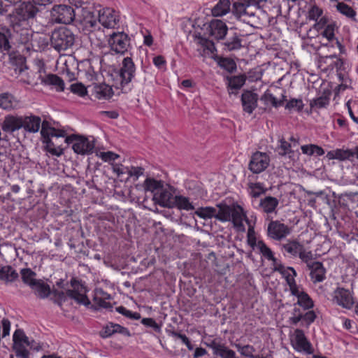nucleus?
<instances>
[{
    "label": "nucleus",
    "mask_w": 358,
    "mask_h": 358,
    "mask_svg": "<svg viewBox=\"0 0 358 358\" xmlns=\"http://www.w3.org/2000/svg\"><path fill=\"white\" fill-rule=\"evenodd\" d=\"M36 6L33 1H24L16 8V15L21 20L34 18L38 12V9Z\"/></svg>",
    "instance_id": "obj_14"
},
{
    "label": "nucleus",
    "mask_w": 358,
    "mask_h": 358,
    "mask_svg": "<svg viewBox=\"0 0 358 358\" xmlns=\"http://www.w3.org/2000/svg\"><path fill=\"white\" fill-rule=\"evenodd\" d=\"M130 39L127 34L123 31L113 32L110 35L108 44L112 50L117 53L124 54L129 46Z\"/></svg>",
    "instance_id": "obj_9"
},
{
    "label": "nucleus",
    "mask_w": 358,
    "mask_h": 358,
    "mask_svg": "<svg viewBox=\"0 0 358 358\" xmlns=\"http://www.w3.org/2000/svg\"><path fill=\"white\" fill-rule=\"evenodd\" d=\"M337 76L339 82H341V84L338 86V91H344L350 84V80L348 75L345 73H342L341 71L337 72Z\"/></svg>",
    "instance_id": "obj_54"
},
{
    "label": "nucleus",
    "mask_w": 358,
    "mask_h": 358,
    "mask_svg": "<svg viewBox=\"0 0 358 358\" xmlns=\"http://www.w3.org/2000/svg\"><path fill=\"white\" fill-rule=\"evenodd\" d=\"M136 66L131 57H124L122 62V67L116 72L120 85L124 87L129 84L134 78Z\"/></svg>",
    "instance_id": "obj_8"
},
{
    "label": "nucleus",
    "mask_w": 358,
    "mask_h": 358,
    "mask_svg": "<svg viewBox=\"0 0 358 358\" xmlns=\"http://www.w3.org/2000/svg\"><path fill=\"white\" fill-rule=\"evenodd\" d=\"M14 37L16 41H17L20 43L26 44L27 43L32 35L30 31L27 29H21L20 30H15Z\"/></svg>",
    "instance_id": "obj_44"
},
{
    "label": "nucleus",
    "mask_w": 358,
    "mask_h": 358,
    "mask_svg": "<svg viewBox=\"0 0 358 358\" xmlns=\"http://www.w3.org/2000/svg\"><path fill=\"white\" fill-rule=\"evenodd\" d=\"M245 0L241 2L234 1L233 3V13L237 18H241L246 14V6L245 5Z\"/></svg>",
    "instance_id": "obj_48"
},
{
    "label": "nucleus",
    "mask_w": 358,
    "mask_h": 358,
    "mask_svg": "<svg viewBox=\"0 0 358 358\" xmlns=\"http://www.w3.org/2000/svg\"><path fill=\"white\" fill-rule=\"evenodd\" d=\"M64 142L66 144H72L74 152L79 155H90L94 148V141H90L83 136L71 135L65 138Z\"/></svg>",
    "instance_id": "obj_4"
},
{
    "label": "nucleus",
    "mask_w": 358,
    "mask_h": 358,
    "mask_svg": "<svg viewBox=\"0 0 358 358\" xmlns=\"http://www.w3.org/2000/svg\"><path fill=\"white\" fill-rule=\"evenodd\" d=\"M257 94L250 90H248V113H252L253 110L257 107Z\"/></svg>",
    "instance_id": "obj_49"
},
{
    "label": "nucleus",
    "mask_w": 358,
    "mask_h": 358,
    "mask_svg": "<svg viewBox=\"0 0 358 358\" xmlns=\"http://www.w3.org/2000/svg\"><path fill=\"white\" fill-rule=\"evenodd\" d=\"M258 252L261 254L264 258H266L268 261L272 262V264L274 267H276L278 264H279L280 262L278 260L277 258H275L273 255V252L269 248L265 243H259V250Z\"/></svg>",
    "instance_id": "obj_37"
},
{
    "label": "nucleus",
    "mask_w": 358,
    "mask_h": 358,
    "mask_svg": "<svg viewBox=\"0 0 358 358\" xmlns=\"http://www.w3.org/2000/svg\"><path fill=\"white\" fill-rule=\"evenodd\" d=\"M94 295L98 296L99 300H100V298L110 301L113 300L112 296L102 288H96L94 291Z\"/></svg>",
    "instance_id": "obj_64"
},
{
    "label": "nucleus",
    "mask_w": 358,
    "mask_h": 358,
    "mask_svg": "<svg viewBox=\"0 0 358 358\" xmlns=\"http://www.w3.org/2000/svg\"><path fill=\"white\" fill-rule=\"evenodd\" d=\"M93 92L95 97L99 99H109L113 94L112 87L105 83L95 85L93 87Z\"/></svg>",
    "instance_id": "obj_27"
},
{
    "label": "nucleus",
    "mask_w": 358,
    "mask_h": 358,
    "mask_svg": "<svg viewBox=\"0 0 358 358\" xmlns=\"http://www.w3.org/2000/svg\"><path fill=\"white\" fill-rule=\"evenodd\" d=\"M323 10L316 4L311 5L308 10L307 17L310 20L317 21L319 17H322Z\"/></svg>",
    "instance_id": "obj_46"
},
{
    "label": "nucleus",
    "mask_w": 358,
    "mask_h": 358,
    "mask_svg": "<svg viewBox=\"0 0 358 358\" xmlns=\"http://www.w3.org/2000/svg\"><path fill=\"white\" fill-rule=\"evenodd\" d=\"M10 48L8 36L5 33L0 31V50L4 54L8 53Z\"/></svg>",
    "instance_id": "obj_56"
},
{
    "label": "nucleus",
    "mask_w": 358,
    "mask_h": 358,
    "mask_svg": "<svg viewBox=\"0 0 358 358\" xmlns=\"http://www.w3.org/2000/svg\"><path fill=\"white\" fill-rule=\"evenodd\" d=\"M75 35L66 27H60L52 32L50 43L52 47L58 52L65 51L71 48L75 43Z\"/></svg>",
    "instance_id": "obj_3"
},
{
    "label": "nucleus",
    "mask_w": 358,
    "mask_h": 358,
    "mask_svg": "<svg viewBox=\"0 0 358 358\" xmlns=\"http://www.w3.org/2000/svg\"><path fill=\"white\" fill-rule=\"evenodd\" d=\"M279 155L285 156L287 154L292 152L291 145L289 143L286 141L284 138H281L280 141Z\"/></svg>",
    "instance_id": "obj_59"
},
{
    "label": "nucleus",
    "mask_w": 358,
    "mask_h": 358,
    "mask_svg": "<svg viewBox=\"0 0 358 358\" xmlns=\"http://www.w3.org/2000/svg\"><path fill=\"white\" fill-rule=\"evenodd\" d=\"M211 347L213 350V353L217 356H220L222 358H235V352L220 343L213 342Z\"/></svg>",
    "instance_id": "obj_32"
},
{
    "label": "nucleus",
    "mask_w": 358,
    "mask_h": 358,
    "mask_svg": "<svg viewBox=\"0 0 358 358\" xmlns=\"http://www.w3.org/2000/svg\"><path fill=\"white\" fill-rule=\"evenodd\" d=\"M336 8L338 11L348 17L354 18L356 15V12L353 8L343 2H338Z\"/></svg>",
    "instance_id": "obj_45"
},
{
    "label": "nucleus",
    "mask_w": 358,
    "mask_h": 358,
    "mask_svg": "<svg viewBox=\"0 0 358 358\" xmlns=\"http://www.w3.org/2000/svg\"><path fill=\"white\" fill-rule=\"evenodd\" d=\"M41 134L42 137H50V133L52 132L50 129H54V127H50V123L46 120L41 121Z\"/></svg>",
    "instance_id": "obj_63"
},
{
    "label": "nucleus",
    "mask_w": 358,
    "mask_h": 358,
    "mask_svg": "<svg viewBox=\"0 0 358 358\" xmlns=\"http://www.w3.org/2000/svg\"><path fill=\"white\" fill-rule=\"evenodd\" d=\"M98 20L106 28H115L119 22V17L116 12L110 8L99 10Z\"/></svg>",
    "instance_id": "obj_12"
},
{
    "label": "nucleus",
    "mask_w": 358,
    "mask_h": 358,
    "mask_svg": "<svg viewBox=\"0 0 358 358\" xmlns=\"http://www.w3.org/2000/svg\"><path fill=\"white\" fill-rule=\"evenodd\" d=\"M278 204L279 201L277 198L267 196L259 201V206L262 208L264 213L268 214L275 212Z\"/></svg>",
    "instance_id": "obj_28"
},
{
    "label": "nucleus",
    "mask_w": 358,
    "mask_h": 358,
    "mask_svg": "<svg viewBox=\"0 0 358 358\" xmlns=\"http://www.w3.org/2000/svg\"><path fill=\"white\" fill-rule=\"evenodd\" d=\"M231 2L229 0H219L218 3L213 8V16H222L230 10Z\"/></svg>",
    "instance_id": "obj_36"
},
{
    "label": "nucleus",
    "mask_w": 358,
    "mask_h": 358,
    "mask_svg": "<svg viewBox=\"0 0 358 358\" xmlns=\"http://www.w3.org/2000/svg\"><path fill=\"white\" fill-rule=\"evenodd\" d=\"M173 199L172 193L164 185L153 195L155 203L166 208H173Z\"/></svg>",
    "instance_id": "obj_16"
},
{
    "label": "nucleus",
    "mask_w": 358,
    "mask_h": 358,
    "mask_svg": "<svg viewBox=\"0 0 358 358\" xmlns=\"http://www.w3.org/2000/svg\"><path fill=\"white\" fill-rule=\"evenodd\" d=\"M249 188L250 189L249 194L254 199L259 198L266 192L264 185L260 182H251L249 184Z\"/></svg>",
    "instance_id": "obj_43"
},
{
    "label": "nucleus",
    "mask_w": 358,
    "mask_h": 358,
    "mask_svg": "<svg viewBox=\"0 0 358 358\" xmlns=\"http://www.w3.org/2000/svg\"><path fill=\"white\" fill-rule=\"evenodd\" d=\"M38 72V78L41 79V83L46 85L54 86L57 91L62 92L64 90V80L55 74H48L44 77H42Z\"/></svg>",
    "instance_id": "obj_23"
},
{
    "label": "nucleus",
    "mask_w": 358,
    "mask_h": 358,
    "mask_svg": "<svg viewBox=\"0 0 358 358\" xmlns=\"http://www.w3.org/2000/svg\"><path fill=\"white\" fill-rule=\"evenodd\" d=\"M18 277V273L11 266H3L0 268V280L6 284L15 281Z\"/></svg>",
    "instance_id": "obj_29"
},
{
    "label": "nucleus",
    "mask_w": 358,
    "mask_h": 358,
    "mask_svg": "<svg viewBox=\"0 0 358 358\" xmlns=\"http://www.w3.org/2000/svg\"><path fill=\"white\" fill-rule=\"evenodd\" d=\"M7 54L9 56L10 62L13 65L16 66L15 70L18 69L19 72L22 73L27 69V66L25 64L26 58L24 57L18 52H10V51Z\"/></svg>",
    "instance_id": "obj_30"
},
{
    "label": "nucleus",
    "mask_w": 358,
    "mask_h": 358,
    "mask_svg": "<svg viewBox=\"0 0 358 358\" xmlns=\"http://www.w3.org/2000/svg\"><path fill=\"white\" fill-rule=\"evenodd\" d=\"M298 303L304 310H308L313 307V301L308 294L302 293L299 296Z\"/></svg>",
    "instance_id": "obj_47"
},
{
    "label": "nucleus",
    "mask_w": 358,
    "mask_h": 358,
    "mask_svg": "<svg viewBox=\"0 0 358 358\" xmlns=\"http://www.w3.org/2000/svg\"><path fill=\"white\" fill-rule=\"evenodd\" d=\"M164 183L161 180H157L154 178H148L143 182V187L145 191L151 192L153 195L159 190L163 186Z\"/></svg>",
    "instance_id": "obj_39"
},
{
    "label": "nucleus",
    "mask_w": 358,
    "mask_h": 358,
    "mask_svg": "<svg viewBox=\"0 0 358 358\" xmlns=\"http://www.w3.org/2000/svg\"><path fill=\"white\" fill-rule=\"evenodd\" d=\"M303 247V245L296 240H288L286 243L282 245V249L294 257H299Z\"/></svg>",
    "instance_id": "obj_25"
},
{
    "label": "nucleus",
    "mask_w": 358,
    "mask_h": 358,
    "mask_svg": "<svg viewBox=\"0 0 358 358\" xmlns=\"http://www.w3.org/2000/svg\"><path fill=\"white\" fill-rule=\"evenodd\" d=\"M329 103V99L326 96H320L313 99L310 105L311 108L316 107L317 108H322L326 107Z\"/></svg>",
    "instance_id": "obj_58"
},
{
    "label": "nucleus",
    "mask_w": 358,
    "mask_h": 358,
    "mask_svg": "<svg viewBox=\"0 0 358 358\" xmlns=\"http://www.w3.org/2000/svg\"><path fill=\"white\" fill-rule=\"evenodd\" d=\"M71 91L76 94L83 96L87 93L85 87L81 83H74L71 85Z\"/></svg>",
    "instance_id": "obj_61"
},
{
    "label": "nucleus",
    "mask_w": 358,
    "mask_h": 358,
    "mask_svg": "<svg viewBox=\"0 0 358 358\" xmlns=\"http://www.w3.org/2000/svg\"><path fill=\"white\" fill-rule=\"evenodd\" d=\"M144 172V169L141 166H131L130 168L127 167V173L129 177L135 176L138 178L142 176Z\"/></svg>",
    "instance_id": "obj_62"
},
{
    "label": "nucleus",
    "mask_w": 358,
    "mask_h": 358,
    "mask_svg": "<svg viewBox=\"0 0 358 358\" xmlns=\"http://www.w3.org/2000/svg\"><path fill=\"white\" fill-rule=\"evenodd\" d=\"M217 206L219 208L217 212L213 207H205L199 208L194 213L203 219L215 217L222 222L231 221L237 231H245L243 221L245 215L243 208L238 205L228 206L225 203H220Z\"/></svg>",
    "instance_id": "obj_1"
},
{
    "label": "nucleus",
    "mask_w": 358,
    "mask_h": 358,
    "mask_svg": "<svg viewBox=\"0 0 358 358\" xmlns=\"http://www.w3.org/2000/svg\"><path fill=\"white\" fill-rule=\"evenodd\" d=\"M20 275L22 282L29 287L38 280L36 279V273L29 268L21 269Z\"/></svg>",
    "instance_id": "obj_41"
},
{
    "label": "nucleus",
    "mask_w": 358,
    "mask_h": 358,
    "mask_svg": "<svg viewBox=\"0 0 358 358\" xmlns=\"http://www.w3.org/2000/svg\"><path fill=\"white\" fill-rule=\"evenodd\" d=\"M209 36L215 39H222L227 32V27L224 22L220 20H211L206 28Z\"/></svg>",
    "instance_id": "obj_15"
},
{
    "label": "nucleus",
    "mask_w": 358,
    "mask_h": 358,
    "mask_svg": "<svg viewBox=\"0 0 358 358\" xmlns=\"http://www.w3.org/2000/svg\"><path fill=\"white\" fill-rule=\"evenodd\" d=\"M20 107V101L11 93L0 94V108L6 111L16 110Z\"/></svg>",
    "instance_id": "obj_17"
},
{
    "label": "nucleus",
    "mask_w": 358,
    "mask_h": 358,
    "mask_svg": "<svg viewBox=\"0 0 358 358\" xmlns=\"http://www.w3.org/2000/svg\"><path fill=\"white\" fill-rule=\"evenodd\" d=\"M329 159H338L340 161L351 160L354 157L352 150L336 149L329 151L326 155Z\"/></svg>",
    "instance_id": "obj_24"
},
{
    "label": "nucleus",
    "mask_w": 358,
    "mask_h": 358,
    "mask_svg": "<svg viewBox=\"0 0 358 358\" xmlns=\"http://www.w3.org/2000/svg\"><path fill=\"white\" fill-rule=\"evenodd\" d=\"M245 82V76L244 75L232 76L229 78V87L231 92L230 93L236 94V91L239 90Z\"/></svg>",
    "instance_id": "obj_40"
},
{
    "label": "nucleus",
    "mask_w": 358,
    "mask_h": 358,
    "mask_svg": "<svg viewBox=\"0 0 358 358\" xmlns=\"http://www.w3.org/2000/svg\"><path fill=\"white\" fill-rule=\"evenodd\" d=\"M22 116L8 115L5 117L1 129L3 131L13 133L23 128Z\"/></svg>",
    "instance_id": "obj_19"
},
{
    "label": "nucleus",
    "mask_w": 358,
    "mask_h": 358,
    "mask_svg": "<svg viewBox=\"0 0 358 358\" xmlns=\"http://www.w3.org/2000/svg\"><path fill=\"white\" fill-rule=\"evenodd\" d=\"M278 90L281 91L280 93V99H278L274 94L268 92H266L262 99L266 102H270L275 108L283 105L284 102L286 101L285 91L280 88H278Z\"/></svg>",
    "instance_id": "obj_33"
},
{
    "label": "nucleus",
    "mask_w": 358,
    "mask_h": 358,
    "mask_svg": "<svg viewBox=\"0 0 358 358\" xmlns=\"http://www.w3.org/2000/svg\"><path fill=\"white\" fill-rule=\"evenodd\" d=\"M34 294L40 299H45L50 294L53 296V290H51L50 286L43 280L38 279L32 286L30 287Z\"/></svg>",
    "instance_id": "obj_20"
},
{
    "label": "nucleus",
    "mask_w": 358,
    "mask_h": 358,
    "mask_svg": "<svg viewBox=\"0 0 358 358\" xmlns=\"http://www.w3.org/2000/svg\"><path fill=\"white\" fill-rule=\"evenodd\" d=\"M101 309H105L107 311H113V303L110 301L105 300L103 299H98V296H94L92 299V307L90 310L92 311H99Z\"/></svg>",
    "instance_id": "obj_31"
},
{
    "label": "nucleus",
    "mask_w": 358,
    "mask_h": 358,
    "mask_svg": "<svg viewBox=\"0 0 358 358\" xmlns=\"http://www.w3.org/2000/svg\"><path fill=\"white\" fill-rule=\"evenodd\" d=\"M248 16H249L251 19L248 20V26L253 29H261L262 22L259 17H255V14L252 12H249L248 10Z\"/></svg>",
    "instance_id": "obj_60"
},
{
    "label": "nucleus",
    "mask_w": 358,
    "mask_h": 358,
    "mask_svg": "<svg viewBox=\"0 0 358 358\" xmlns=\"http://www.w3.org/2000/svg\"><path fill=\"white\" fill-rule=\"evenodd\" d=\"M86 290H66L65 292L63 291L54 290L53 299L60 306H64L68 304H72L74 301L79 306H84L87 309L92 307V302L88 299L85 294Z\"/></svg>",
    "instance_id": "obj_2"
},
{
    "label": "nucleus",
    "mask_w": 358,
    "mask_h": 358,
    "mask_svg": "<svg viewBox=\"0 0 358 358\" xmlns=\"http://www.w3.org/2000/svg\"><path fill=\"white\" fill-rule=\"evenodd\" d=\"M310 278L314 283L322 282L326 278V268L320 262H315L308 268Z\"/></svg>",
    "instance_id": "obj_22"
},
{
    "label": "nucleus",
    "mask_w": 358,
    "mask_h": 358,
    "mask_svg": "<svg viewBox=\"0 0 358 358\" xmlns=\"http://www.w3.org/2000/svg\"><path fill=\"white\" fill-rule=\"evenodd\" d=\"M269 162L270 157L266 153L256 152L251 156L248 168L253 173H260L268 166Z\"/></svg>",
    "instance_id": "obj_10"
},
{
    "label": "nucleus",
    "mask_w": 358,
    "mask_h": 358,
    "mask_svg": "<svg viewBox=\"0 0 358 358\" xmlns=\"http://www.w3.org/2000/svg\"><path fill=\"white\" fill-rule=\"evenodd\" d=\"M115 334H120L126 336H130L131 335L127 328L113 322L106 324L99 332L100 336L103 338L110 337Z\"/></svg>",
    "instance_id": "obj_18"
},
{
    "label": "nucleus",
    "mask_w": 358,
    "mask_h": 358,
    "mask_svg": "<svg viewBox=\"0 0 358 358\" xmlns=\"http://www.w3.org/2000/svg\"><path fill=\"white\" fill-rule=\"evenodd\" d=\"M299 257L303 262H304L306 264L308 268L311 266V264H314L315 262L313 261V254L312 253V252L306 250L304 247L303 248V250L300 252Z\"/></svg>",
    "instance_id": "obj_53"
},
{
    "label": "nucleus",
    "mask_w": 358,
    "mask_h": 358,
    "mask_svg": "<svg viewBox=\"0 0 358 358\" xmlns=\"http://www.w3.org/2000/svg\"><path fill=\"white\" fill-rule=\"evenodd\" d=\"M23 129L29 133H36L41 127V117L30 113L22 116Z\"/></svg>",
    "instance_id": "obj_21"
},
{
    "label": "nucleus",
    "mask_w": 358,
    "mask_h": 358,
    "mask_svg": "<svg viewBox=\"0 0 358 358\" xmlns=\"http://www.w3.org/2000/svg\"><path fill=\"white\" fill-rule=\"evenodd\" d=\"M335 24H327L324 29L322 31L320 35L327 39L328 41H331L334 39L335 37Z\"/></svg>",
    "instance_id": "obj_51"
},
{
    "label": "nucleus",
    "mask_w": 358,
    "mask_h": 358,
    "mask_svg": "<svg viewBox=\"0 0 358 358\" xmlns=\"http://www.w3.org/2000/svg\"><path fill=\"white\" fill-rule=\"evenodd\" d=\"M51 15L55 22L68 24L74 20L76 14L72 7L60 4L54 6Z\"/></svg>",
    "instance_id": "obj_7"
},
{
    "label": "nucleus",
    "mask_w": 358,
    "mask_h": 358,
    "mask_svg": "<svg viewBox=\"0 0 358 358\" xmlns=\"http://www.w3.org/2000/svg\"><path fill=\"white\" fill-rule=\"evenodd\" d=\"M332 62L329 64V66L331 69H336L337 72H340L342 69H344V62L342 59L338 58L336 54L326 55V56H320L319 57V66L322 67L323 64H327L329 59H334Z\"/></svg>",
    "instance_id": "obj_26"
},
{
    "label": "nucleus",
    "mask_w": 358,
    "mask_h": 358,
    "mask_svg": "<svg viewBox=\"0 0 358 358\" xmlns=\"http://www.w3.org/2000/svg\"><path fill=\"white\" fill-rule=\"evenodd\" d=\"M44 138L43 143H45L47 150L55 156H60L64 152V149L62 147V145H57L53 138L50 137H43Z\"/></svg>",
    "instance_id": "obj_34"
},
{
    "label": "nucleus",
    "mask_w": 358,
    "mask_h": 358,
    "mask_svg": "<svg viewBox=\"0 0 358 358\" xmlns=\"http://www.w3.org/2000/svg\"><path fill=\"white\" fill-rule=\"evenodd\" d=\"M294 348L298 352H303L306 354H312V346L306 338L304 332L301 329H296L294 338L292 341Z\"/></svg>",
    "instance_id": "obj_13"
},
{
    "label": "nucleus",
    "mask_w": 358,
    "mask_h": 358,
    "mask_svg": "<svg viewBox=\"0 0 358 358\" xmlns=\"http://www.w3.org/2000/svg\"><path fill=\"white\" fill-rule=\"evenodd\" d=\"M141 323L145 327L150 328L155 332H159L161 331L162 323H157L152 318H143Z\"/></svg>",
    "instance_id": "obj_52"
},
{
    "label": "nucleus",
    "mask_w": 358,
    "mask_h": 358,
    "mask_svg": "<svg viewBox=\"0 0 358 358\" xmlns=\"http://www.w3.org/2000/svg\"><path fill=\"white\" fill-rule=\"evenodd\" d=\"M333 301L346 309H351L355 306V312L358 313V303L355 304L350 292L343 287H337L333 294Z\"/></svg>",
    "instance_id": "obj_6"
},
{
    "label": "nucleus",
    "mask_w": 358,
    "mask_h": 358,
    "mask_svg": "<svg viewBox=\"0 0 358 358\" xmlns=\"http://www.w3.org/2000/svg\"><path fill=\"white\" fill-rule=\"evenodd\" d=\"M303 103L301 99H292L285 105V108L288 110L295 109L300 112L303 108Z\"/></svg>",
    "instance_id": "obj_55"
},
{
    "label": "nucleus",
    "mask_w": 358,
    "mask_h": 358,
    "mask_svg": "<svg viewBox=\"0 0 358 358\" xmlns=\"http://www.w3.org/2000/svg\"><path fill=\"white\" fill-rule=\"evenodd\" d=\"M291 233V229L278 220L271 221L268 225L267 235L269 238L280 241Z\"/></svg>",
    "instance_id": "obj_11"
},
{
    "label": "nucleus",
    "mask_w": 358,
    "mask_h": 358,
    "mask_svg": "<svg viewBox=\"0 0 358 358\" xmlns=\"http://www.w3.org/2000/svg\"><path fill=\"white\" fill-rule=\"evenodd\" d=\"M13 350L19 358H29L28 346L29 339L22 329H16L13 336Z\"/></svg>",
    "instance_id": "obj_5"
},
{
    "label": "nucleus",
    "mask_w": 358,
    "mask_h": 358,
    "mask_svg": "<svg viewBox=\"0 0 358 358\" xmlns=\"http://www.w3.org/2000/svg\"><path fill=\"white\" fill-rule=\"evenodd\" d=\"M263 70L260 66H257L248 72V81L255 82L260 80L262 76Z\"/></svg>",
    "instance_id": "obj_50"
},
{
    "label": "nucleus",
    "mask_w": 358,
    "mask_h": 358,
    "mask_svg": "<svg viewBox=\"0 0 358 358\" xmlns=\"http://www.w3.org/2000/svg\"><path fill=\"white\" fill-rule=\"evenodd\" d=\"M248 245H250L253 250H259V243H264L262 240H257L255 236L254 227L251 226L248 220Z\"/></svg>",
    "instance_id": "obj_38"
},
{
    "label": "nucleus",
    "mask_w": 358,
    "mask_h": 358,
    "mask_svg": "<svg viewBox=\"0 0 358 358\" xmlns=\"http://www.w3.org/2000/svg\"><path fill=\"white\" fill-rule=\"evenodd\" d=\"M316 318V315H298L291 318L292 323L296 324L301 322V326L308 327Z\"/></svg>",
    "instance_id": "obj_42"
},
{
    "label": "nucleus",
    "mask_w": 358,
    "mask_h": 358,
    "mask_svg": "<svg viewBox=\"0 0 358 358\" xmlns=\"http://www.w3.org/2000/svg\"><path fill=\"white\" fill-rule=\"evenodd\" d=\"M219 64L228 72H232L236 68L234 61L229 58L221 59L219 62Z\"/></svg>",
    "instance_id": "obj_57"
},
{
    "label": "nucleus",
    "mask_w": 358,
    "mask_h": 358,
    "mask_svg": "<svg viewBox=\"0 0 358 358\" xmlns=\"http://www.w3.org/2000/svg\"><path fill=\"white\" fill-rule=\"evenodd\" d=\"M173 207L180 210H190L194 208L192 203L187 197L181 195H176L173 199Z\"/></svg>",
    "instance_id": "obj_35"
}]
</instances>
